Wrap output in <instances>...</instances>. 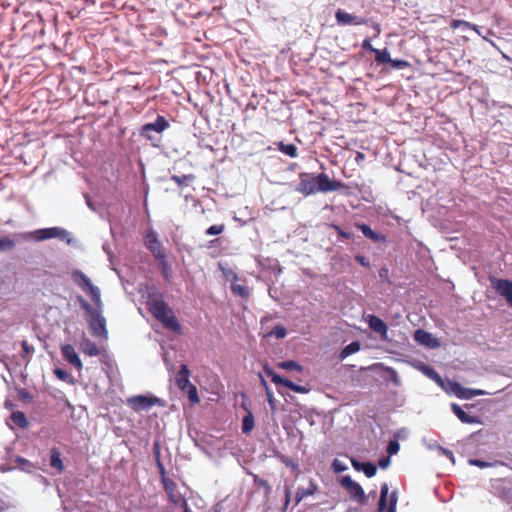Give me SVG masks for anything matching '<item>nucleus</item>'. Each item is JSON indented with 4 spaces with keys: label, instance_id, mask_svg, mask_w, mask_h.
Instances as JSON below:
<instances>
[{
    "label": "nucleus",
    "instance_id": "f257e3e1",
    "mask_svg": "<svg viewBox=\"0 0 512 512\" xmlns=\"http://www.w3.org/2000/svg\"><path fill=\"white\" fill-rule=\"evenodd\" d=\"M345 186L341 181L330 179L325 173L302 172L299 174V183L295 187V191L304 196H309L316 193L339 191Z\"/></svg>",
    "mask_w": 512,
    "mask_h": 512
},
{
    "label": "nucleus",
    "instance_id": "f03ea898",
    "mask_svg": "<svg viewBox=\"0 0 512 512\" xmlns=\"http://www.w3.org/2000/svg\"><path fill=\"white\" fill-rule=\"evenodd\" d=\"M159 297H162L159 294ZM147 308L149 312L159 321L162 325L174 332L181 331V325L179 324L176 316L168 304L161 298H157L156 294H149L147 299Z\"/></svg>",
    "mask_w": 512,
    "mask_h": 512
},
{
    "label": "nucleus",
    "instance_id": "7ed1b4c3",
    "mask_svg": "<svg viewBox=\"0 0 512 512\" xmlns=\"http://www.w3.org/2000/svg\"><path fill=\"white\" fill-rule=\"evenodd\" d=\"M78 301L89 317L88 323L93 335L107 339L108 331L106 319L102 315V304L92 307L82 296L78 297Z\"/></svg>",
    "mask_w": 512,
    "mask_h": 512
},
{
    "label": "nucleus",
    "instance_id": "20e7f679",
    "mask_svg": "<svg viewBox=\"0 0 512 512\" xmlns=\"http://www.w3.org/2000/svg\"><path fill=\"white\" fill-rule=\"evenodd\" d=\"M169 127L170 124L168 120L158 114L154 122L146 123L140 128L139 134L141 137L150 141L153 146L157 147L158 143L161 141V136L150 135V132L161 135Z\"/></svg>",
    "mask_w": 512,
    "mask_h": 512
},
{
    "label": "nucleus",
    "instance_id": "39448f33",
    "mask_svg": "<svg viewBox=\"0 0 512 512\" xmlns=\"http://www.w3.org/2000/svg\"><path fill=\"white\" fill-rule=\"evenodd\" d=\"M72 279L86 294L91 297L95 306L102 304L100 289L94 286L91 280L82 271L75 270L72 273Z\"/></svg>",
    "mask_w": 512,
    "mask_h": 512
},
{
    "label": "nucleus",
    "instance_id": "423d86ee",
    "mask_svg": "<svg viewBox=\"0 0 512 512\" xmlns=\"http://www.w3.org/2000/svg\"><path fill=\"white\" fill-rule=\"evenodd\" d=\"M52 238H58L62 241H66L67 244L72 242L70 233L61 227H50L34 230V241H43Z\"/></svg>",
    "mask_w": 512,
    "mask_h": 512
},
{
    "label": "nucleus",
    "instance_id": "0eeeda50",
    "mask_svg": "<svg viewBox=\"0 0 512 512\" xmlns=\"http://www.w3.org/2000/svg\"><path fill=\"white\" fill-rule=\"evenodd\" d=\"M340 484L349 494L351 500L356 501L360 504H364L366 501V495L362 486L354 481L350 476H343L340 480Z\"/></svg>",
    "mask_w": 512,
    "mask_h": 512
},
{
    "label": "nucleus",
    "instance_id": "6e6552de",
    "mask_svg": "<svg viewBox=\"0 0 512 512\" xmlns=\"http://www.w3.org/2000/svg\"><path fill=\"white\" fill-rule=\"evenodd\" d=\"M128 404L135 411H149L155 405H162V401L156 396L136 395L128 399Z\"/></svg>",
    "mask_w": 512,
    "mask_h": 512
},
{
    "label": "nucleus",
    "instance_id": "1a4fd4ad",
    "mask_svg": "<svg viewBox=\"0 0 512 512\" xmlns=\"http://www.w3.org/2000/svg\"><path fill=\"white\" fill-rule=\"evenodd\" d=\"M264 372L267 374L268 377L271 378V381L275 383L276 385H284L285 387L289 388L290 390L296 392V393H307L309 391L308 388L305 386L296 384L292 382L291 380H288L281 375L277 374L270 366L265 365L264 366Z\"/></svg>",
    "mask_w": 512,
    "mask_h": 512
},
{
    "label": "nucleus",
    "instance_id": "9d476101",
    "mask_svg": "<svg viewBox=\"0 0 512 512\" xmlns=\"http://www.w3.org/2000/svg\"><path fill=\"white\" fill-rule=\"evenodd\" d=\"M491 282L496 292L504 297L508 305L512 307V280L493 279Z\"/></svg>",
    "mask_w": 512,
    "mask_h": 512
},
{
    "label": "nucleus",
    "instance_id": "9b49d317",
    "mask_svg": "<svg viewBox=\"0 0 512 512\" xmlns=\"http://www.w3.org/2000/svg\"><path fill=\"white\" fill-rule=\"evenodd\" d=\"M145 245L156 259L163 258V255H165L156 232L150 231L146 234Z\"/></svg>",
    "mask_w": 512,
    "mask_h": 512
},
{
    "label": "nucleus",
    "instance_id": "f8f14e48",
    "mask_svg": "<svg viewBox=\"0 0 512 512\" xmlns=\"http://www.w3.org/2000/svg\"><path fill=\"white\" fill-rule=\"evenodd\" d=\"M335 18L339 25H364L367 23V19L352 15L341 9L336 11Z\"/></svg>",
    "mask_w": 512,
    "mask_h": 512
},
{
    "label": "nucleus",
    "instance_id": "ddd939ff",
    "mask_svg": "<svg viewBox=\"0 0 512 512\" xmlns=\"http://www.w3.org/2000/svg\"><path fill=\"white\" fill-rule=\"evenodd\" d=\"M6 423L11 429H26L29 427V421L22 411H13Z\"/></svg>",
    "mask_w": 512,
    "mask_h": 512
},
{
    "label": "nucleus",
    "instance_id": "4468645a",
    "mask_svg": "<svg viewBox=\"0 0 512 512\" xmlns=\"http://www.w3.org/2000/svg\"><path fill=\"white\" fill-rule=\"evenodd\" d=\"M368 325L371 330L379 333L382 339H387L388 327L381 318L375 315H370L368 318Z\"/></svg>",
    "mask_w": 512,
    "mask_h": 512
},
{
    "label": "nucleus",
    "instance_id": "2eb2a0df",
    "mask_svg": "<svg viewBox=\"0 0 512 512\" xmlns=\"http://www.w3.org/2000/svg\"><path fill=\"white\" fill-rule=\"evenodd\" d=\"M414 339L418 343L423 344L432 349L439 346L438 340L436 338H434L431 333H429L423 329H418L415 331Z\"/></svg>",
    "mask_w": 512,
    "mask_h": 512
},
{
    "label": "nucleus",
    "instance_id": "dca6fc26",
    "mask_svg": "<svg viewBox=\"0 0 512 512\" xmlns=\"http://www.w3.org/2000/svg\"><path fill=\"white\" fill-rule=\"evenodd\" d=\"M61 352L65 360H67L71 365L76 367L78 370L82 369V362L72 345H63Z\"/></svg>",
    "mask_w": 512,
    "mask_h": 512
},
{
    "label": "nucleus",
    "instance_id": "f3484780",
    "mask_svg": "<svg viewBox=\"0 0 512 512\" xmlns=\"http://www.w3.org/2000/svg\"><path fill=\"white\" fill-rule=\"evenodd\" d=\"M231 274V278H229V275L227 274L226 277L230 280L231 282V290L232 292L236 295V296H239L243 299H246L249 297L250 295V292H249V289L246 285H242V284H238L237 281H238V276L237 274H235L234 272H230Z\"/></svg>",
    "mask_w": 512,
    "mask_h": 512
},
{
    "label": "nucleus",
    "instance_id": "a211bd4d",
    "mask_svg": "<svg viewBox=\"0 0 512 512\" xmlns=\"http://www.w3.org/2000/svg\"><path fill=\"white\" fill-rule=\"evenodd\" d=\"M352 467L356 471H362L368 478L375 476L377 467L372 462H360L355 458H351Z\"/></svg>",
    "mask_w": 512,
    "mask_h": 512
},
{
    "label": "nucleus",
    "instance_id": "6ab92c4d",
    "mask_svg": "<svg viewBox=\"0 0 512 512\" xmlns=\"http://www.w3.org/2000/svg\"><path fill=\"white\" fill-rule=\"evenodd\" d=\"M163 487L168 494L169 500L175 505L178 506L180 500L183 498L180 494L175 493L176 484L166 477H163L161 480Z\"/></svg>",
    "mask_w": 512,
    "mask_h": 512
},
{
    "label": "nucleus",
    "instance_id": "aec40b11",
    "mask_svg": "<svg viewBox=\"0 0 512 512\" xmlns=\"http://www.w3.org/2000/svg\"><path fill=\"white\" fill-rule=\"evenodd\" d=\"M318 489V485L313 480H310L307 488L298 487L295 493V505H298L306 497L314 495Z\"/></svg>",
    "mask_w": 512,
    "mask_h": 512
},
{
    "label": "nucleus",
    "instance_id": "412c9836",
    "mask_svg": "<svg viewBox=\"0 0 512 512\" xmlns=\"http://www.w3.org/2000/svg\"><path fill=\"white\" fill-rule=\"evenodd\" d=\"M451 409L453 413L457 416V418L462 422L466 424H474V423H480V420L477 416H471L467 414L459 405L456 403L451 404Z\"/></svg>",
    "mask_w": 512,
    "mask_h": 512
},
{
    "label": "nucleus",
    "instance_id": "4be33fe9",
    "mask_svg": "<svg viewBox=\"0 0 512 512\" xmlns=\"http://www.w3.org/2000/svg\"><path fill=\"white\" fill-rule=\"evenodd\" d=\"M190 371L187 367V365L183 364L180 367V370L178 371L176 375V384L178 388L182 391H185V388H187L190 384H192L189 380Z\"/></svg>",
    "mask_w": 512,
    "mask_h": 512
},
{
    "label": "nucleus",
    "instance_id": "5701e85b",
    "mask_svg": "<svg viewBox=\"0 0 512 512\" xmlns=\"http://www.w3.org/2000/svg\"><path fill=\"white\" fill-rule=\"evenodd\" d=\"M491 394L492 393H489L482 389H473V388L463 387L461 395H459V399L470 400L475 396H484V395H491Z\"/></svg>",
    "mask_w": 512,
    "mask_h": 512
},
{
    "label": "nucleus",
    "instance_id": "b1692460",
    "mask_svg": "<svg viewBox=\"0 0 512 512\" xmlns=\"http://www.w3.org/2000/svg\"><path fill=\"white\" fill-rule=\"evenodd\" d=\"M360 349H361L360 342L353 341L341 350V352L339 354V359L342 361V360L346 359L348 356L358 352Z\"/></svg>",
    "mask_w": 512,
    "mask_h": 512
},
{
    "label": "nucleus",
    "instance_id": "393cba45",
    "mask_svg": "<svg viewBox=\"0 0 512 512\" xmlns=\"http://www.w3.org/2000/svg\"><path fill=\"white\" fill-rule=\"evenodd\" d=\"M276 145H277V149L281 153H283L291 158H295L298 156V149L294 144H286V143L280 141V142L276 143Z\"/></svg>",
    "mask_w": 512,
    "mask_h": 512
},
{
    "label": "nucleus",
    "instance_id": "a878e982",
    "mask_svg": "<svg viewBox=\"0 0 512 512\" xmlns=\"http://www.w3.org/2000/svg\"><path fill=\"white\" fill-rule=\"evenodd\" d=\"M50 465L51 467L55 468L59 472H62L64 470V465L61 459L60 452L53 448L50 451Z\"/></svg>",
    "mask_w": 512,
    "mask_h": 512
},
{
    "label": "nucleus",
    "instance_id": "bb28decb",
    "mask_svg": "<svg viewBox=\"0 0 512 512\" xmlns=\"http://www.w3.org/2000/svg\"><path fill=\"white\" fill-rule=\"evenodd\" d=\"M250 475L253 478L254 485L263 488L264 489V497H265V499H268L270 494H271V491H272L271 486L268 483V481L265 480V479L260 478L256 474L250 473Z\"/></svg>",
    "mask_w": 512,
    "mask_h": 512
},
{
    "label": "nucleus",
    "instance_id": "cd10ccee",
    "mask_svg": "<svg viewBox=\"0 0 512 512\" xmlns=\"http://www.w3.org/2000/svg\"><path fill=\"white\" fill-rule=\"evenodd\" d=\"M159 268L161 270V273L164 277V279L168 282L171 280V268L168 264V261L166 259V255H163V258H157Z\"/></svg>",
    "mask_w": 512,
    "mask_h": 512
},
{
    "label": "nucleus",
    "instance_id": "c85d7f7f",
    "mask_svg": "<svg viewBox=\"0 0 512 512\" xmlns=\"http://www.w3.org/2000/svg\"><path fill=\"white\" fill-rule=\"evenodd\" d=\"M254 426V416L251 411H248V413L243 417L242 420V432L248 434L253 430Z\"/></svg>",
    "mask_w": 512,
    "mask_h": 512
},
{
    "label": "nucleus",
    "instance_id": "c756f323",
    "mask_svg": "<svg viewBox=\"0 0 512 512\" xmlns=\"http://www.w3.org/2000/svg\"><path fill=\"white\" fill-rule=\"evenodd\" d=\"M422 371L427 377L434 380L439 385L443 386L442 377L434 368H432L431 366H428V365H423Z\"/></svg>",
    "mask_w": 512,
    "mask_h": 512
},
{
    "label": "nucleus",
    "instance_id": "7c9ffc66",
    "mask_svg": "<svg viewBox=\"0 0 512 512\" xmlns=\"http://www.w3.org/2000/svg\"><path fill=\"white\" fill-rule=\"evenodd\" d=\"M373 53L375 54V60L378 64H384L391 61L390 53L386 48L376 49Z\"/></svg>",
    "mask_w": 512,
    "mask_h": 512
},
{
    "label": "nucleus",
    "instance_id": "2f4dec72",
    "mask_svg": "<svg viewBox=\"0 0 512 512\" xmlns=\"http://www.w3.org/2000/svg\"><path fill=\"white\" fill-rule=\"evenodd\" d=\"M83 352L89 356H97L100 353L97 345L89 339L83 341Z\"/></svg>",
    "mask_w": 512,
    "mask_h": 512
},
{
    "label": "nucleus",
    "instance_id": "473e14b6",
    "mask_svg": "<svg viewBox=\"0 0 512 512\" xmlns=\"http://www.w3.org/2000/svg\"><path fill=\"white\" fill-rule=\"evenodd\" d=\"M389 488L387 483L382 484L380 491V499L378 503V512H384L386 508L387 496H388Z\"/></svg>",
    "mask_w": 512,
    "mask_h": 512
},
{
    "label": "nucleus",
    "instance_id": "72a5a7b5",
    "mask_svg": "<svg viewBox=\"0 0 512 512\" xmlns=\"http://www.w3.org/2000/svg\"><path fill=\"white\" fill-rule=\"evenodd\" d=\"M278 367L281 368V369H284V370H288V371H298V372H302L303 370V367L296 361L294 360H287V361H282L278 364Z\"/></svg>",
    "mask_w": 512,
    "mask_h": 512
},
{
    "label": "nucleus",
    "instance_id": "f704fd0d",
    "mask_svg": "<svg viewBox=\"0 0 512 512\" xmlns=\"http://www.w3.org/2000/svg\"><path fill=\"white\" fill-rule=\"evenodd\" d=\"M54 373L60 380L69 384H74V377L68 371L61 368H56Z\"/></svg>",
    "mask_w": 512,
    "mask_h": 512
},
{
    "label": "nucleus",
    "instance_id": "c9c22d12",
    "mask_svg": "<svg viewBox=\"0 0 512 512\" xmlns=\"http://www.w3.org/2000/svg\"><path fill=\"white\" fill-rule=\"evenodd\" d=\"M15 247V241L10 237H0V251H10Z\"/></svg>",
    "mask_w": 512,
    "mask_h": 512
},
{
    "label": "nucleus",
    "instance_id": "e433bc0d",
    "mask_svg": "<svg viewBox=\"0 0 512 512\" xmlns=\"http://www.w3.org/2000/svg\"><path fill=\"white\" fill-rule=\"evenodd\" d=\"M184 392L188 394V398L191 403L199 402L197 388L193 384H190L187 388H185Z\"/></svg>",
    "mask_w": 512,
    "mask_h": 512
},
{
    "label": "nucleus",
    "instance_id": "4c0bfd02",
    "mask_svg": "<svg viewBox=\"0 0 512 512\" xmlns=\"http://www.w3.org/2000/svg\"><path fill=\"white\" fill-rule=\"evenodd\" d=\"M448 385H449V387L445 388V390L449 393L454 394L456 397L459 398V395H461L463 386L457 382H451V381H448Z\"/></svg>",
    "mask_w": 512,
    "mask_h": 512
},
{
    "label": "nucleus",
    "instance_id": "58836bf2",
    "mask_svg": "<svg viewBox=\"0 0 512 512\" xmlns=\"http://www.w3.org/2000/svg\"><path fill=\"white\" fill-rule=\"evenodd\" d=\"M468 462L470 465L476 466L479 468L493 467V466H496L499 464L498 461L492 463V462H486V461L479 460V459H469Z\"/></svg>",
    "mask_w": 512,
    "mask_h": 512
},
{
    "label": "nucleus",
    "instance_id": "ea45409f",
    "mask_svg": "<svg viewBox=\"0 0 512 512\" xmlns=\"http://www.w3.org/2000/svg\"><path fill=\"white\" fill-rule=\"evenodd\" d=\"M287 334V331H286V328L281 326V325H277L275 326L270 332H269V335L271 336H275L277 339H282L286 336Z\"/></svg>",
    "mask_w": 512,
    "mask_h": 512
},
{
    "label": "nucleus",
    "instance_id": "a19ab883",
    "mask_svg": "<svg viewBox=\"0 0 512 512\" xmlns=\"http://www.w3.org/2000/svg\"><path fill=\"white\" fill-rule=\"evenodd\" d=\"M225 229V226L223 224L219 225H212L205 231V235L207 236H214L221 234Z\"/></svg>",
    "mask_w": 512,
    "mask_h": 512
},
{
    "label": "nucleus",
    "instance_id": "79ce46f5",
    "mask_svg": "<svg viewBox=\"0 0 512 512\" xmlns=\"http://www.w3.org/2000/svg\"><path fill=\"white\" fill-rule=\"evenodd\" d=\"M14 463L16 464V467L23 471H29L30 462L20 456H17L14 460Z\"/></svg>",
    "mask_w": 512,
    "mask_h": 512
},
{
    "label": "nucleus",
    "instance_id": "37998d69",
    "mask_svg": "<svg viewBox=\"0 0 512 512\" xmlns=\"http://www.w3.org/2000/svg\"><path fill=\"white\" fill-rule=\"evenodd\" d=\"M194 178V176L192 174H188V175H182V176H178V175H172L171 179L178 185V186H182L184 185L188 180H192Z\"/></svg>",
    "mask_w": 512,
    "mask_h": 512
},
{
    "label": "nucleus",
    "instance_id": "c03bdc74",
    "mask_svg": "<svg viewBox=\"0 0 512 512\" xmlns=\"http://www.w3.org/2000/svg\"><path fill=\"white\" fill-rule=\"evenodd\" d=\"M354 225L358 230H360L363 233V235L366 238H368L374 231L368 224L365 223H355Z\"/></svg>",
    "mask_w": 512,
    "mask_h": 512
},
{
    "label": "nucleus",
    "instance_id": "a18cd8bd",
    "mask_svg": "<svg viewBox=\"0 0 512 512\" xmlns=\"http://www.w3.org/2000/svg\"><path fill=\"white\" fill-rule=\"evenodd\" d=\"M388 63L394 69H403L409 66V63L402 59H391Z\"/></svg>",
    "mask_w": 512,
    "mask_h": 512
},
{
    "label": "nucleus",
    "instance_id": "49530a36",
    "mask_svg": "<svg viewBox=\"0 0 512 512\" xmlns=\"http://www.w3.org/2000/svg\"><path fill=\"white\" fill-rule=\"evenodd\" d=\"M332 468H333L334 472L342 473V472L346 471L348 467L344 462H342L338 459H334L332 462Z\"/></svg>",
    "mask_w": 512,
    "mask_h": 512
},
{
    "label": "nucleus",
    "instance_id": "de8ad7c7",
    "mask_svg": "<svg viewBox=\"0 0 512 512\" xmlns=\"http://www.w3.org/2000/svg\"><path fill=\"white\" fill-rule=\"evenodd\" d=\"M400 449V444L396 440L389 441L387 445V453L389 456L397 454Z\"/></svg>",
    "mask_w": 512,
    "mask_h": 512
},
{
    "label": "nucleus",
    "instance_id": "09e8293b",
    "mask_svg": "<svg viewBox=\"0 0 512 512\" xmlns=\"http://www.w3.org/2000/svg\"><path fill=\"white\" fill-rule=\"evenodd\" d=\"M367 239L371 240L373 243H384L387 240L384 234L376 231H373Z\"/></svg>",
    "mask_w": 512,
    "mask_h": 512
},
{
    "label": "nucleus",
    "instance_id": "8fccbe9b",
    "mask_svg": "<svg viewBox=\"0 0 512 512\" xmlns=\"http://www.w3.org/2000/svg\"><path fill=\"white\" fill-rule=\"evenodd\" d=\"M450 27L452 29H458L459 27L467 29L468 27H470V22L465 20L453 19L450 23Z\"/></svg>",
    "mask_w": 512,
    "mask_h": 512
},
{
    "label": "nucleus",
    "instance_id": "3c124183",
    "mask_svg": "<svg viewBox=\"0 0 512 512\" xmlns=\"http://www.w3.org/2000/svg\"><path fill=\"white\" fill-rule=\"evenodd\" d=\"M397 499V491H393L390 494V504L387 512H396Z\"/></svg>",
    "mask_w": 512,
    "mask_h": 512
},
{
    "label": "nucleus",
    "instance_id": "603ef678",
    "mask_svg": "<svg viewBox=\"0 0 512 512\" xmlns=\"http://www.w3.org/2000/svg\"><path fill=\"white\" fill-rule=\"evenodd\" d=\"M281 461L288 468H291L293 470L298 469V463L291 458L281 456Z\"/></svg>",
    "mask_w": 512,
    "mask_h": 512
},
{
    "label": "nucleus",
    "instance_id": "864d4df0",
    "mask_svg": "<svg viewBox=\"0 0 512 512\" xmlns=\"http://www.w3.org/2000/svg\"><path fill=\"white\" fill-rule=\"evenodd\" d=\"M332 227L335 229V231L337 232V234L344 238V239H352L353 237V234L351 232H347L345 230H343L340 226L338 225H332Z\"/></svg>",
    "mask_w": 512,
    "mask_h": 512
},
{
    "label": "nucleus",
    "instance_id": "5fc2aeb1",
    "mask_svg": "<svg viewBox=\"0 0 512 512\" xmlns=\"http://www.w3.org/2000/svg\"><path fill=\"white\" fill-rule=\"evenodd\" d=\"M387 371L389 372L390 374V380L396 385V386H399L400 385V379H399V376H398V373L395 369L391 368V367H388L387 368Z\"/></svg>",
    "mask_w": 512,
    "mask_h": 512
},
{
    "label": "nucleus",
    "instance_id": "6e6d98bb",
    "mask_svg": "<svg viewBox=\"0 0 512 512\" xmlns=\"http://www.w3.org/2000/svg\"><path fill=\"white\" fill-rule=\"evenodd\" d=\"M266 396H267V401L269 403V406L271 407L272 410H275L276 407H275V399L273 397V393L272 391L270 390L269 386H266Z\"/></svg>",
    "mask_w": 512,
    "mask_h": 512
},
{
    "label": "nucleus",
    "instance_id": "4d7b16f0",
    "mask_svg": "<svg viewBox=\"0 0 512 512\" xmlns=\"http://www.w3.org/2000/svg\"><path fill=\"white\" fill-rule=\"evenodd\" d=\"M355 260L363 267L370 268V261L364 255H356Z\"/></svg>",
    "mask_w": 512,
    "mask_h": 512
},
{
    "label": "nucleus",
    "instance_id": "13d9d810",
    "mask_svg": "<svg viewBox=\"0 0 512 512\" xmlns=\"http://www.w3.org/2000/svg\"><path fill=\"white\" fill-rule=\"evenodd\" d=\"M85 197V201H86V204L87 206L94 212H97L98 209H99V205H97L96 203H94L92 200H91V197L88 195V194H85L84 195Z\"/></svg>",
    "mask_w": 512,
    "mask_h": 512
},
{
    "label": "nucleus",
    "instance_id": "bf43d9fd",
    "mask_svg": "<svg viewBox=\"0 0 512 512\" xmlns=\"http://www.w3.org/2000/svg\"><path fill=\"white\" fill-rule=\"evenodd\" d=\"M284 492H285L284 509H287V507L290 503V498H291V487L288 485H285Z\"/></svg>",
    "mask_w": 512,
    "mask_h": 512
},
{
    "label": "nucleus",
    "instance_id": "052dcab7",
    "mask_svg": "<svg viewBox=\"0 0 512 512\" xmlns=\"http://www.w3.org/2000/svg\"><path fill=\"white\" fill-rule=\"evenodd\" d=\"M390 456L382 457L379 459L378 465L381 469H386L390 465Z\"/></svg>",
    "mask_w": 512,
    "mask_h": 512
},
{
    "label": "nucleus",
    "instance_id": "680f3d73",
    "mask_svg": "<svg viewBox=\"0 0 512 512\" xmlns=\"http://www.w3.org/2000/svg\"><path fill=\"white\" fill-rule=\"evenodd\" d=\"M439 452L449 458L450 460L454 461V454L451 450L446 449L444 447H439Z\"/></svg>",
    "mask_w": 512,
    "mask_h": 512
},
{
    "label": "nucleus",
    "instance_id": "e2e57ef3",
    "mask_svg": "<svg viewBox=\"0 0 512 512\" xmlns=\"http://www.w3.org/2000/svg\"><path fill=\"white\" fill-rule=\"evenodd\" d=\"M362 48L370 52H374L376 50V48L372 46L371 40L368 38L362 42Z\"/></svg>",
    "mask_w": 512,
    "mask_h": 512
},
{
    "label": "nucleus",
    "instance_id": "0e129e2a",
    "mask_svg": "<svg viewBox=\"0 0 512 512\" xmlns=\"http://www.w3.org/2000/svg\"><path fill=\"white\" fill-rule=\"evenodd\" d=\"M178 506H180L183 509V512H192V510L190 509V507L184 497L180 500V503L178 504Z\"/></svg>",
    "mask_w": 512,
    "mask_h": 512
},
{
    "label": "nucleus",
    "instance_id": "69168bd1",
    "mask_svg": "<svg viewBox=\"0 0 512 512\" xmlns=\"http://www.w3.org/2000/svg\"><path fill=\"white\" fill-rule=\"evenodd\" d=\"M154 456H155L156 463H157L158 460H160V448H159V444L157 442L154 444Z\"/></svg>",
    "mask_w": 512,
    "mask_h": 512
},
{
    "label": "nucleus",
    "instance_id": "338daca9",
    "mask_svg": "<svg viewBox=\"0 0 512 512\" xmlns=\"http://www.w3.org/2000/svg\"><path fill=\"white\" fill-rule=\"evenodd\" d=\"M379 277H380L382 280L387 279V277H388V269H387V268H381V269L379 270Z\"/></svg>",
    "mask_w": 512,
    "mask_h": 512
},
{
    "label": "nucleus",
    "instance_id": "774afa93",
    "mask_svg": "<svg viewBox=\"0 0 512 512\" xmlns=\"http://www.w3.org/2000/svg\"><path fill=\"white\" fill-rule=\"evenodd\" d=\"M157 464V467L159 469V473L161 474L162 478L165 477V467L164 465L162 464L161 460H158V462L156 463Z\"/></svg>",
    "mask_w": 512,
    "mask_h": 512
}]
</instances>
